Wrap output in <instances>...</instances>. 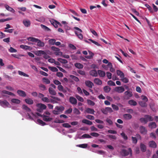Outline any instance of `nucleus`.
<instances>
[{"instance_id":"2eb2a0df","label":"nucleus","mask_w":158,"mask_h":158,"mask_svg":"<svg viewBox=\"0 0 158 158\" xmlns=\"http://www.w3.org/2000/svg\"><path fill=\"white\" fill-rule=\"evenodd\" d=\"M148 126L151 128H155L157 127V125L155 122H152L149 123Z\"/></svg>"},{"instance_id":"c03bdc74","label":"nucleus","mask_w":158,"mask_h":158,"mask_svg":"<svg viewBox=\"0 0 158 158\" xmlns=\"http://www.w3.org/2000/svg\"><path fill=\"white\" fill-rule=\"evenodd\" d=\"M73 112L74 114L77 115H79L80 114V112L78 109L74 108L73 110Z\"/></svg>"},{"instance_id":"e433bc0d","label":"nucleus","mask_w":158,"mask_h":158,"mask_svg":"<svg viewBox=\"0 0 158 158\" xmlns=\"http://www.w3.org/2000/svg\"><path fill=\"white\" fill-rule=\"evenodd\" d=\"M42 80L43 82L46 84H50V80L46 77H43L42 78Z\"/></svg>"},{"instance_id":"72a5a7b5","label":"nucleus","mask_w":158,"mask_h":158,"mask_svg":"<svg viewBox=\"0 0 158 158\" xmlns=\"http://www.w3.org/2000/svg\"><path fill=\"white\" fill-rule=\"evenodd\" d=\"M57 60L58 61H60V63L62 64H66L68 63V61L65 60L64 59H62L61 58H59L57 59Z\"/></svg>"},{"instance_id":"09e8293b","label":"nucleus","mask_w":158,"mask_h":158,"mask_svg":"<svg viewBox=\"0 0 158 158\" xmlns=\"http://www.w3.org/2000/svg\"><path fill=\"white\" fill-rule=\"evenodd\" d=\"M82 137L84 138H91L92 137L87 134H84L82 135Z\"/></svg>"},{"instance_id":"473e14b6","label":"nucleus","mask_w":158,"mask_h":158,"mask_svg":"<svg viewBox=\"0 0 158 158\" xmlns=\"http://www.w3.org/2000/svg\"><path fill=\"white\" fill-rule=\"evenodd\" d=\"M103 89L105 92L108 93L110 91L111 88L108 86H106L104 87Z\"/></svg>"},{"instance_id":"39448f33","label":"nucleus","mask_w":158,"mask_h":158,"mask_svg":"<svg viewBox=\"0 0 158 158\" xmlns=\"http://www.w3.org/2000/svg\"><path fill=\"white\" fill-rule=\"evenodd\" d=\"M0 105L3 107L5 106L8 107L9 105V103L6 100H0Z\"/></svg>"},{"instance_id":"8fccbe9b","label":"nucleus","mask_w":158,"mask_h":158,"mask_svg":"<svg viewBox=\"0 0 158 158\" xmlns=\"http://www.w3.org/2000/svg\"><path fill=\"white\" fill-rule=\"evenodd\" d=\"M139 120L140 121V122L142 123H143L145 124L147 123V121L145 117L141 118H140Z\"/></svg>"},{"instance_id":"7c9ffc66","label":"nucleus","mask_w":158,"mask_h":158,"mask_svg":"<svg viewBox=\"0 0 158 158\" xmlns=\"http://www.w3.org/2000/svg\"><path fill=\"white\" fill-rule=\"evenodd\" d=\"M75 67L79 69L83 68V65L80 63H76L74 64Z\"/></svg>"},{"instance_id":"c756f323","label":"nucleus","mask_w":158,"mask_h":158,"mask_svg":"<svg viewBox=\"0 0 158 158\" xmlns=\"http://www.w3.org/2000/svg\"><path fill=\"white\" fill-rule=\"evenodd\" d=\"M5 8L6 9L14 13L15 12V10L12 8L11 7H10L8 5H6L5 6Z\"/></svg>"},{"instance_id":"1a4fd4ad","label":"nucleus","mask_w":158,"mask_h":158,"mask_svg":"<svg viewBox=\"0 0 158 158\" xmlns=\"http://www.w3.org/2000/svg\"><path fill=\"white\" fill-rule=\"evenodd\" d=\"M43 119L44 121L48 122L52 121L53 118L51 117H49L48 116L44 115Z\"/></svg>"},{"instance_id":"680f3d73","label":"nucleus","mask_w":158,"mask_h":158,"mask_svg":"<svg viewBox=\"0 0 158 158\" xmlns=\"http://www.w3.org/2000/svg\"><path fill=\"white\" fill-rule=\"evenodd\" d=\"M76 98L79 101L81 102H83L84 101L83 98L79 95H76Z\"/></svg>"},{"instance_id":"4be33fe9","label":"nucleus","mask_w":158,"mask_h":158,"mask_svg":"<svg viewBox=\"0 0 158 158\" xmlns=\"http://www.w3.org/2000/svg\"><path fill=\"white\" fill-rule=\"evenodd\" d=\"M117 74L120 76V78L123 77H124V74L122 72L119 70H117Z\"/></svg>"},{"instance_id":"49530a36","label":"nucleus","mask_w":158,"mask_h":158,"mask_svg":"<svg viewBox=\"0 0 158 158\" xmlns=\"http://www.w3.org/2000/svg\"><path fill=\"white\" fill-rule=\"evenodd\" d=\"M41 100L44 102H45L47 103L50 102V99H48L47 97H43L42 98Z\"/></svg>"},{"instance_id":"cd10ccee","label":"nucleus","mask_w":158,"mask_h":158,"mask_svg":"<svg viewBox=\"0 0 158 158\" xmlns=\"http://www.w3.org/2000/svg\"><path fill=\"white\" fill-rule=\"evenodd\" d=\"M140 148L141 150L143 152H145L146 150V146L143 143H140Z\"/></svg>"},{"instance_id":"864d4df0","label":"nucleus","mask_w":158,"mask_h":158,"mask_svg":"<svg viewBox=\"0 0 158 158\" xmlns=\"http://www.w3.org/2000/svg\"><path fill=\"white\" fill-rule=\"evenodd\" d=\"M132 143L134 144H136L137 142V139L136 137L132 136L131 137Z\"/></svg>"},{"instance_id":"20e7f679","label":"nucleus","mask_w":158,"mask_h":158,"mask_svg":"<svg viewBox=\"0 0 158 158\" xmlns=\"http://www.w3.org/2000/svg\"><path fill=\"white\" fill-rule=\"evenodd\" d=\"M121 153L124 156H128L129 154H130L131 156L132 154V151L131 148H129L128 151L125 149H123L121 151Z\"/></svg>"},{"instance_id":"774afa93","label":"nucleus","mask_w":158,"mask_h":158,"mask_svg":"<svg viewBox=\"0 0 158 158\" xmlns=\"http://www.w3.org/2000/svg\"><path fill=\"white\" fill-rule=\"evenodd\" d=\"M73 110V109L72 108H70L68 110H67L65 111V113L66 114H69L71 113Z\"/></svg>"},{"instance_id":"0eeeda50","label":"nucleus","mask_w":158,"mask_h":158,"mask_svg":"<svg viewBox=\"0 0 158 158\" xmlns=\"http://www.w3.org/2000/svg\"><path fill=\"white\" fill-rule=\"evenodd\" d=\"M139 130L140 133L143 135H145L147 132V130L145 127L143 126H141L139 127Z\"/></svg>"},{"instance_id":"5701e85b","label":"nucleus","mask_w":158,"mask_h":158,"mask_svg":"<svg viewBox=\"0 0 158 158\" xmlns=\"http://www.w3.org/2000/svg\"><path fill=\"white\" fill-rule=\"evenodd\" d=\"M82 122L83 123L86 124L87 125H91L92 124V123L91 121L88 120L86 119H84L82 120Z\"/></svg>"},{"instance_id":"603ef678","label":"nucleus","mask_w":158,"mask_h":158,"mask_svg":"<svg viewBox=\"0 0 158 158\" xmlns=\"http://www.w3.org/2000/svg\"><path fill=\"white\" fill-rule=\"evenodd\" d=\"M139 104L140 106L143 107H146L147 106L146 103L143 101L139 102Z\"/></svg>"},{"instance_id":"a211bd4d","label":"nucleus","mask_w":158,"mask_h":158,"mask_svg":"<svg viewBox=\"0 0 158 158\" xmlns=\"http://www.w3.org/2000/svg\"><path fill=\"white\" fill-rule=\"evenodd\" d=\"M124 94L127 98L132 96L133 95L132 92L129 90L125 92Z\"/></svg>"},{"instance_id":"9d476101","label":"nucleus","mask_w":158,"mask_h":158,"mask_svg":"<svg viewBox=\"0 0 158 158\" xmlns=\"http://www.w3.org/2000/svg\"><path fill=\"white\" fill-rule=\"evenodd\" d=\"M69 102L72 104L75 105L77 103V100L73 97H70L69 98Z\"/></svg>"},{"instance_id":"ddd939ff","label":"nucleus","mask_w":158,"mask_h":158,"mask_svg":"<svg viewBox=\"0 0 158 158\" xmlns=\"http://www.w3.org/2000/svg\"><path fill=\"white\" fill-rule=\"evenodd\" d=\"M89 73L93 77H97L98 75V71L97 72L95 69H94L90 71Z\"/></svg>"},{"instance_id":"c85d7f7f","label":"nucleus","mask_w":158,"mask_h":158,"mask_svg":"<svg viewBox=\"0 0 158 158\" xmlns=\"http://www.w3.org/2000/svg\"><path fill=\"white\" fill-rule=\"evenodd\" d=\"M22 107L23 109L27 112H30L31 111V109L25 105H23Z\"/></svg>"},{"instance_id":"a19ab883","label":"nucleus","mask_w":158,"mask_h":158,"mask_svg":"<svg viewBox=\"0 0 158 158\" xmlns=\"http://www.w3.org/2000/svg\"><path fill=\"white\" fill-rule=\"evenodd\" d=\"M70 77L72 79H73L74 81L76 82H78L79 81V78L75 76L70 75Z\"/></svg>"},{"instance_id":"6ab92c4d","label":"nucleus","mask_w":158,"mask_h":158,"mask_svg":"<svg viewBox=\"0 0 158 158\" xmlns=\"http://www.w3.org/2000/svg\"><path fill=\"white\" fill-rule=\"evenodd\" d=\"M25 101L29 105H31L33 103V100L30 98L26 99L25 100Z\"/></svg>"},{"instance_id":"69168bd1","label":"nucleus","mask_w":158,"mask_h":158,"mask_svg":"<svg viewBox=\"0 0 158 158\" xmlns=\"http://www.w3.org/2000/svg\"><path fill=\"white\" fill-rule=\"evenodd\" d=\"M121 80L122 81L125 83H127L128 82V79L126 77H124L121 78Z\"/></svg>"},{"instance_id":"f8f14e48","label":"nucleus","mask_w":158,"mask_h":158,"mask_svg":"<svg viewBox=\"0 0 158 158\" xmlns=\"http://www.w3.org/2000/svg\"><path fill=\"white\" fill-rule=\"evenodd\" d=\"M17 93L19 96L23 97H25L26 96L25 92L22 90H17Z\"/></svg>"},{"instance_id":"6e6d98bb","label":"nucleus","mask_w":158,"mask_h":158,"mask_svg":"<svg viewBox=\"0 0 158 158\" xmlns=\"http://www.w3.org/2000/svg\"><path fill=\"white\" fill-rule=\"evenodd\" d=\"M9 51L11 53L16 52H17V51L16 49H14L12 47H10V48L9 49Z\"/></svg>"},{"instance_id":"0e129e2a","label":"nucleus","mask_w":158,"mask_h":158,"mask_svg":"<svg viewBox=\"0 0 158 158\" xmlns=\"http://www.w3.org/2000/svg\"><path fill=\"white\" fill-rule=\"evenodd\" d=\"M121 135L125 140H127V136L125 135L124 132H122L121 133Z\"/></svg>"},{"instance_id":"2f4dec72","label":"nucleus","mask_w":158,"mask_h":158,"mask_svg":"<svg viewBox=\"0 0 158 158\" xmlns=\"http://www.w3.org/2000/svg\"><path fill=\"white\" fill-rule=\"evenodd\" d=\"M145 117L147 120V122L148 121H152L153 120V118L151 116L148 115H146L145 116Z\"/></svg>"},{"instance_id":"bf43d9fd","label":"nucleus","mask_w":158,"mask_h":158,"mask_svg":"<svg viewBox=\"0 0 158 158\" xmlns=\"http://www.w3.org/2000/svg\"><path fill=\"white\" fill-rule=\"evenodd\" d=\"M111 106H112V107L113 108V109L114 110H116V111L118 110V109H119L118 107V106H117V105L114 104H112L111 105Z\"/></svg>"},{"instance_id":"dca6fc26","label":"nucleus","mask_w":158,"mask_h":158,"mask_svg":"<svg viewBox=\"0 0 158 158\" xmlns=\"http://www.w3.org/2000/svg\"><path fill=\"white\" fill-rule=\"evenodd\" d=\"M98 74L100 77H104L105 76L106 73L105 72L99 70H98Z\"/></svg>"},{"instance_id":"7ed1b4c3","label":"nucleus","mask_w":158,"mask_h":158,"mask_svg":"<svg viewBox=\"0 0 158 158\" xmlns=\"http://www.w3.org/2000/svg\"><path fill=\"white\" fill-rule=\"evenodd\" d=\"M36 106L38 107L36 110L39 112H42L45 109L47 108V106L45 105L42 103L37 104L36 105Z\"/></svg>"},{"instance_id":"bb28decb","label":"nucleus","mask_w":158,"mask_h":158,"mask_svg":"<svg viewBox=\"0 0 158 158\" xmlns=\"http://www.w3.org/2000/svg\"><path fill=\"white\" fill-rule=\"evenodd\" d=\"M2 93L3 94H7L10 95H12V96H15V95L14 94H13L11 92H9L8 91L6 90H2Z\"/></svg>"},{"instance_id":"a18cd8bd","label":"nucleus","mask_w":158,"mask_h":158,"mask_svg":"<svg viewBox=\"0 0 158 158\" xmlns=\"http://www.w3.org/2000/svg\"><path fill=\"white\" fill-rule=\"evenodd\" d=\"M75 34L78 37L79 39L81 40H82L83 39V35L81 33L78 34L77 32L76 31H75Z\"/></svg>"},{"instance_id":"4468645a","label":"nucleus","mask_w":158,"mask_h":158,"mask_svg":"<svg viewBox=\"0 0 158 158\" xmlns=\"http://www.w3.org/2000/svg\"><path fill=\"white\" fill-rule=\"evenodd\" d=\"M49 93L52 95H56V91L52 88L49 87L48 89Z\"/></svg>"},{"instance_id":"4d7b16f0","label":"nucleus","mask_w":158,"mask_h":158,"mask_svg":"<svg viewBox=\"0 0 158 158\" xmlns=\"http://www.w3.org/2000/svg\"><path fill=\"white\" fill-rule=\"evenodd\" d=\"M108 84L111 86H115V84L114 82L113 81H112L110 80L108 81Z\"/></svg>"},{"instance_id":"4c0bfd02","label":"nucleus","mask_w":158,"mask_h":158,"mask_svg":"<svg viewBox=\"0 0 158 158\" xmlns=\"http://www.w3.org/2000/svg\"><path fill=\"white\" fill-rule=\"evenodd\" d=\"M128 103L130 104L131 105L135 106H136L137 103L136 102L133 100H131L129 101Z\"/></svg>"},{"instance_id":"338daca9","label":"nucleus","mask_w":158,"mask_h":158,"mask_svg":"<svg viewBox=\"0 0 158 158\" xmlns=\"http://www.w3.org/2000/svg\"><path fill=\"white\" fill-rule=\"evenodd\" d=\"M90 135L94 137H97L99 135V134L96 132H92L90 133Z\"/></svg>"},{"instance_id":"79ce46f5","label":"nucleus","mask_w":158,"mask_h":158,"mask_svg":"<svg viewBox=\"0 0 158 158\" xmlns=\"http://www.w3.org/2000/svg\"><path fill=\"white\" fill-rule=\"evenodd\" d=\"M145 6L148 9V10H149L150 13H153V12L152 8L148 4H145Z\"/></svg>"},{"instance_id":"3c124183","label":"nucleus","mask_w":158,"mask_h":158,"mask_svg":"<svg viewBox=\"0 0 158 158\" xmlns=\"http://www.w3.org/2000/svg\"><path fill=\"white\" fill-rule=\"evenodd\" d=\"M51 23L56 28L58 27V25L56 24V22H55V20H52L50 21Z\"/></svg>"},{"instance_id":"423d86ee","label":"nucleus","mask_w":158,"mask_h":158,"mask_svg":"<svg viewBox=\"0 0 158 158\" xmlns=\"http://www.w3.org/2000/svg\"><path fill=\"white\" fill-rule=\"evenodd\" d=\"M85 84L86 86L90 88H92L94 85L93 83L89 80L86 81Z\"/></svg>"},{"instance_id":"de8ad7c7","label":"nucleus","mask_w":158,"mask_h":158,"mask_svg":"<svg viewBox=\"0 0 158 158\" xmlns=\"http://www.w3.org/2000/svg\"><path fill=\"white\" fill-rule=\"evenodd\" d=\"M37 122L40 125L42 126H44L46 125V123L43 122L42 120L40 119H38L37 120Z\"/></svg>"},{"instance_id":"37998d69","label":"nucleus","mask_w":158,"mask_h":158,"mask_svg":"<svg viewBox=\"0 0 158 158\" xmlns=\"http://www.w3.org/2000/svg\"><path fill=\"white\" fill-rule=\"evenodd\" d=\"M41 27L45 31H51V30L49 28L44 25L41 24Z\"/></svg>"},{"instance_id":"13d9d810","label":"nucleus","mask_w":158,"mask_h":158,"mask_svg":"<svg viewBox=\"0 0 158 158\" xmlns=\"http://www.w3.org/2000/svg\"><path fill=\"white\" fill-rule=\"evenodd\" d=\"M55 42L56 40L54 39H52L49 41V44L52 45H54L55 44Z\"/></svg>"},{"instance_id":"f704fd0d","label":"nucleus","mask_w":158,"mask_h":158,"mask_svg":"<svg viewBox=\"0 0 158 158\" xmlns=\"http://www.w3.org/2000/svg\"><path fill=\"white\" fill-rule=\"evenodd\" d=\"M19 74L21 75L22 76L25 77H29V75L27 74H26V73H24L20 71H18Z\"/></svg>"},{"instance_id":"5fc2aeb1","label":"nucleus","mask_w":158,"mask_h":158,"mask_svg":"<svg viewBox=\"0 0 158 158\" xmlns=\"http://www.w3.org/2000/svg\"><path fill=\"white\" fill-rule=\"evenodd\" d=\"M40 89L42 90H44L46 89V87L45 85L43 84H41L39 85Z\"/></svg>"},{"instance_id":"f03ea898","label":"nucleus","mask_w":158,"mask_h":158,"mask_svg":"<svg viewBox=\"0 0 158 158\" xmlns=\"http://www.w3.org/2000/svg\"><path fill=\"white\" fill-rule=\"evenodd\" d=\"M64 107L63 106H56L55 108V110H53V113L55 115H58L60 114L64 110Z\"/></svg>"},{"instance_id":"a878e982","label":"nucleus","mask_w":158,"mask_h":158,"mask_svg":"<svg viewBox=\"0 0 158 158\" xmlns=\"http://www.w3.org/2000/svg\"><path fill=\"white\" fill-rule=\"evenodd\" d=\"M2 93L3 94H7L10 95H12V96H15V95L14 94H13L11 92H9L8 91L6 90H2Z\"/></svg>"},{"instance_id":"b1692460","label":"nucleus","mask_w":158,"mask_h":158,"mask_svg":"<svg viewBox=\"0 0 158 158\" xmlns=\"http://www.w3.org/2000/svg\"><path fill=\"white\" fill-rule=\"evenodd\" d=\"M23 23L26 27H28L30 26L31 24L30 21L29 20H24L23 21Z\"/></svg>"},{"instance_id":"9b49d317","label":"nucleus","mask_w":158,"mask_h":158,"mask_svg":"<svg viewBox=\"0 0 158 158\" xmlns=\"http://www.w3.org/2000/svg\"><path fill=\"white\" fill-rule=\"evenodd\" d=\"M94 83L98 85H101L102 84V81L98 78H95L94 81Z\"/></svg>"},{"instance_id":"f257e3e1","label":"nucleus","mask_w":158,"mask_h":158,"mask_svg":"<svg viewBox=\"0 0 158 158\" xmlns=\"http://www.w3.org/2000/svg\"><path fill=\"white\" fill-rule=\"evenodd\" d=\"M27 40L33 42H36L37 43V45L39 47H43L44 46V42H41L40 40L33 37H29L27 38Z\"/></svg>"},{"instance_id":"ea45409f","label":"nucleus","mask_w":158,"mask_h":158,"mask_svg":"<svg viewBox=\"0 0 158 158\" xmlns=\"http://www.w3.org/2000/svg\"><path fill=\"white\" fill-rule=\"evenodd\" d=\"M11 101L12 102L14 103L19 104L20 102V101L18 99H12Z\"/></svg>"},{"instance_id":"f3484780","label":"nucleus","mask_w":158,"mask_h":158,"mask_svg":"<svg viewBox=\"0 0 158 158\" xmlns=\"http://www.w3.org/2000/svg\"><path fill=\"white\" fill-rule=\"evenodd\" d=\"M85 112L88 114H94L95 111L94 109L88 108L86 109Z\"/></svg>"},{"instance_id":"6e6552de","label":"nucleus","mask_w":158,"mask_h":158,"mask_svg":"<svg viewBox=\"0 0 158 158\" xmlns=\"http://www.w3.org/2000/svg\"><path fill=\"white\" fill-rule=\"evenodd\" d=\"M125 90V89L122 86L117 87L115 88V91L118 93L123 92Z\"/></svg>"},{"instance_id":"c9c22d12","label":"nucleus","mask_w":158,"mask_h":158,"mask_svg":"<svg viewBox=\"0 0 158 158\" xmlns=\"http://www.w3.org/2000/svg\"><path fill=\"white\" fill-rule=\"evenodd\" d=\"M48 68L49 69L53 72H56L58 71V69L54 67L49 66Z\"/></svg>"},{"instance_id":"052dcab7","label":"nucleus","mask_w":158,"mask_h":158,"mask_svg":"<svg viewBox=\"0 0 158 158\" xmlns=\"http://www.w3.org/2000/svg\"><path fill=\"white\" fill-rule=\"evenodd\" d=\"M62 126L64 127L69 128L71 127V126L68 123H66L62 124Z\"/></svg>"},{"instance_id":"393cba45","label":"nucleus","mask_w":158,"mask_h":158,"mask_svg":"<svg viewBox=\"0 0 158 158\" xmlns=\"http://www.w3.org/2000/svg\"><path fill=\"white\" fill-rule=\"evenodd\" d=\"M20 48L25 50H30L31 49V47L24 45H21L20 46Z\"/></svg>"},{"instance_id":"58836bf2","label":"nucleus","mask_w":158,"mask_h":158,"mask_svg":"<svg viewBox=\"0 0 158 158\" xmlns=\"http://www.w3.org/2000/svg\"><path fill=\"white\" fill-rule=\"evenodd\" d=\"M77 147H79L82 148H86L88 146V144L86 143L82 144H81L77 145Z\"/></svg>"},{"instance_id":"412c9836","label":"nucleus","mask_w":158,"mask_h":158,"mask_svg":"<svg viewBox=\"0 0 158 158\" xmlns=\"http://www.w3.org/2000/svg\"><path fill=\"white\" fill-rule=\"evenodd\" d=\"M149 145L150 147L153 148H156V143L153 141H150L149 142Z\"/></svg>"},{"instance_id":"aec40b11","label":"nucleus","mask_w":158,"mask_h":158,"mask_svg":"<svg viewBox=\"0 0 158 158\" xmlns=\"http://www.w3.org/2000/svg\"><path fill=\"white\" fill-rule=\"evenodd\" d=\"M123 117L125 119L127 120L130 119L132 118L131 115L128 114H124Z\"/></svg>"},{"instance_id":"e2e57ef3","label":"nucleus","mask_w":158,"mask_h":158,"mask_svg":"<svg viewBox=\"0 0 158 158\" xmlns=\"http://www.w3.org/2000/svg\"><path fill=\"white\" fill-rule=\"evenodd\" d=\"M87 102L89 105L92 106H93L95 105V103L90 100H87Z\"/></svg>"}]
</instances>
